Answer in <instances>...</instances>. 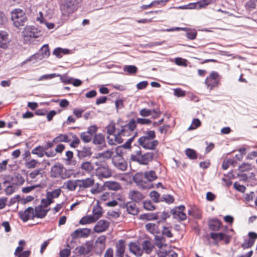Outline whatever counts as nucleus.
<instances>
[{
    "label": "nucleus",
    "instance_id": "obj_1",
    "mask_svg": "<svg viewBox=\"0 0 257 257\" xmlns=\"http://www.w3.org/2000/svg\"><path fill=\"white\" fill-rule=\"evenodd\" d=\"M144 135L141 137L138 143L142 148L149 150H155L159 145V142L156 138V133L154 131H144Z\"/></svg>",
    "mask_w": 257,
    "mask_h": 257
},
{
    "label": "nucleus",
    "instance_id": "obj_2",
    "mask_svg": "<svg viewBox=\"0 0 257 257\" xmlns=\"http://www.w3.org/2000/svg\"><path fill=\"white\" fill-rule=\"evenodd\" d=\"M154 155L155 154L153 152H147L143 154L140 148L139 150L131 154V160L140 165H146L154 160Z\"/></svg>",
    "mask_w": 257,
    "mask_h": 257
},
{
    "label": "nucleus",
    "instance_id": "obj_3",
    "mask_svg": "<svg viewBox=\"0 0 257 257\" xmlns=\"http://www.w3.org/2000/svg\"><path fill=\"white\" fill-rule=\"evenodd\" d=\"M82 0H61L60 9L63 15L68 16L75 12Z\"/></svg>",
    "mask_w": 257,
    "mask_h": 257
},
{
    "label": "nucleus",
    "instance_id": "obj_4",
    "mask_svg": "<svg viewBox=\"0 0 257 257\" xmlns=\"http://www.w3.org/2000/svg\"><path fill=\"white\" fill-rule=\"evenodd\" d=\"M11 19L17 28L24 26L27 20L25 12L20 9H16L12 12Z\"/></svg>",
    "mask_w": 257,
    "mask_h": 257
},
{
    "label": "nucleus",
    "instance_id": "obj_5",
    "mask_svg": "<svg viewBox=\"0 0 257 257\" xmlns=\"http://www.w3.org/2000/svg\"><path fill=\"white\" fill-rule=\"evenodd\" d=\"M51 177L54 178H60L64 180L70 177V175L67 173L66 169L64 168L62 164L57 163L53 165L51 169Z\"/></svg>",
    "mask_w": 257,
    "mask_h": 257
},
{
    "label": "nucleus",
    "instance_id": "obj_6",
    "mask_svg": "<svg viewBox=\"0 0 257 257\" xmlns=\"http://www.w3.org/2000/svg\"><path fill=\"white\" fill-rule=\"evenodd\" d=\"M144 174L143 173H137L133 177L134 181L142 189H148L151 188V185L145 180Z\"/></svg>",
    "mask_w": 257,
    "mask_h": 257
},
{
    "label": "nucleus",
    "instance_id": "obj_7",
    "mask_svg": "<svg viewBox=\"0 0 257 257\" xmlns=\"http://www.w3.org/2000/svg\"><path fill=\"white\" fill-rule=\"evenodd\" d=\"M117 156H115L112 158V163L118 169L121 171H125L127 167V163L119 154Z\"/></svg>",
    "mask_w": 257,
    "mask_h": 257
},
{
    "label": "nucleus",
    "instance_id": "obj_8",
    "mask_svg": "<svg viewBox=\"0 0 257 257\" xmlns=\"http://www.w3.org/2000/svg\"><path fill=\"white\" fill-rule=\"evenodd\" d=\"M185 208L184 205H180L172 209L171 210V213L174 215V218H178L180 220L183 221L187 218L186 214L184 213Z\"/></svg>",
    "mask_w": 257,
    "mask_h": 257
},
{
    "label": "nucleus",
    "instance_id": "obj_9",
    "mask_svg": "<svg viewBox=\"0 0 257 257\" xmlns=\"http://www.w3.org/2000/svg\"><path fill=\"white\" fill-rule=\"evenodd\" d=\"M25 37L37 38L39 36V32L35 26H27L22 32Z\"/></svg>",
    "mask_w": 257,
    "mask_h": 257
},
{
    "label": "nucleus",
    "instance_id": "obj_10",
    "mask_svg": "<svg viewBox=\"0 0 257 257\" xmlns=\"http://www.w3.org/2000/svg\"><path fill=\"white\" fill-rule=\"evenodd\" d=\"M248 238L244 240L241 244V247L245 249L251 247L257 238V233L254 232H249L248 234Z\"/></svg>",
    "mask_w": 257,
    "mask_h": 257
},
{
    "label": "nucleus",
    "instance_id": "obj_11",
    "mask_svg": "<svg viewBox=\"0 0 257 257\" xmlns=\"http://www.w3.org/2000/svg\"><path fill=\"white\" fill-rule=\"evenodd\" d=\"M96 174L100 178H107L111 176V173L106 165H101L97 168Z\"/></svg>",
    "mask_w": 257,
    "mask_h": 257
},
{
    "label": "nucleus",
    "instance_id": "obj_12",
    "mask_svg": "<svg viewBox=\"0 0 257 257\" xmlns=\"http://www.w3.org/2000/svg\"><path fill=\"white\" fill-rule=\"evenodd\" d=\"M91 230L87 228H78L71 234V237L76 239L79 237H87L90 233Z\"/></svg>",
    "mask_w": 257,
    "mask_h": 257
},
{
    "label": "nucleus",
    "instance_id": "obj_13",
    "mask_svg": "<svg viewBox=\"0 0 257 257\" xmlns=\"http://www.w3.org/2000/svg\"><path fill=\"white\" fill-rule=\"evenodd\" d=\"M34 213V209L32 207L27 208L24 211H20L19 215L21 219L24 221L26 222L29 219L33 218V215Z\"/></svg>",
    "mask_w": 257,
    "mask_h": 257
},
{
    "label": "nucleus",
    "instance_id": "obj_14",
    "mask_svg": "<svg viewBox=\"0 0 257 257\" xmlns=\"http://www.w3.org/2000/svg\"><path fill=\"white\" fill-rule=\"evenodd\" d=\"M109 225V222L105 220H99L94 227V231L100 233L105 231Z\"/></svg>",
    "mask_w": 257,
    "mask_h": 257
},
{
    "label": "nucleus",
    "instance_id": "obj_15",
    "mask_svg": "<svg viewBox=\"0 0 257 257\" xmlns=\"http://www.w3.org/2000/svg\"><path fill=\"white\" fill-rule=\"evenodd\" d=\"M48 211L49 209H45L42 205H39L36 207L34 210L33 218L35 217L43 218L46 216Z\"/></svg>",
    "mask_w": 257,
    "mask_h": 257
},
{
    "label": "nucleus",
    "instance_id": "obj_16",
    "mask_svg": "<svg viewBox=\"0 0 257 257\" xmlns=\"http://www.w3.org/2000/svg\"><path fill=\"white\" fill-rule=\"evenodd\" d=\"M213 2V0H200L196 3L190 4L188 6L189 9H199L206 7Z\"/></svg>",
    "mask_w": 257,
    "mask_h": 257
},
{
    "label": "nucleus",
    "instance_id": "obj_17",
    "mask_svg": "<svg viewBox=\"0 0 257 257\" xmlns=\"http://www.w3.org/2000/svg\"><path fill=\"white\" fill-rule=\"evenodd\" d=\"M77 156L80 159L89 157L92 155L91 148L86 146L77 149Z\"/></svg>",
    "mask_w": 257,
    "mask_h": 257
},
{
    "label": "nucleus",
    "instance_id": "obj_18",
    "mask_svg": "<svg viewBox=\"0 0 257 257\" xmlns=\"http://www.w3.org/2000/svg\"><path fill=\"white\" fill-rule=\"evenodd\" d=\"M93 143L99 145L101 149L106 147L104 136L101 134H96L93 139Z\"/></svg>",
    "mask_w": 257,
    "mask_h": 257
},
{
    "label": "nucleus",
    "instance_id": "obj_19",
    "mask_svg": "<svg viewBox=\"0 0 257 257\" xmlns=\"http://www.w3.org/2000/svg\"><path fill=\"white\" fill-rule=\"evenodd\" d=\"M127 128L125 125L121 126V129L118 131L117 134L114 135L115 140L117 143H121L123 142L122 139L121 138V136H125L127 135L128 133Z\"/></svg>",
    "mask_w": 257,
    "mask_h": 257
},
{
    "label": "nucleus",
    "instance_id": "obj_20",
    "mask_svg": "<svg viewBox=\"0 0 257 257\" xmlns=\"http://www.w3.org/2000/svg\"><path fill=\"white\" fill-rule=\"evenodd\" d=\"M128 197L134 202H139L144 198L143 195L136 190L131 191L129 192Z\"/></svg>",
    "mask_w": 257,
    "mask_h": 257
},
{
    "label": "nucleus",
    "instance_id": "obj_21",
    "mask_svg": "<svg viewBox=\"0 0 257 257\" xmlns=\"http://www.w3.org/2000/svg\"><path fill=\"white\" fill-rule=\"evenodd\" d=\"M115 255L117 257H123L125 250L124 241L120 240L116 245Z\"/></svg>",
    "mask_w": 257,
    "mask_h": 257
},
{
    "label": "nucleus",
    "instance_id": "obj_22",
    "mask_svg": "<svg viewBox=\"0 0 257 257\" xmlns=\"http://www.w3.org/2000/svg\"><path fill=\"white\" fill-rule=\"evenodd\" d=\"M126 210L129 214L135 215L139 212L138 208L137 207L135 202H128L125 204Z\"/></svg>",
    "mask_w": 257,
    "mask_h": 257
},
{
    "label": "nucleus",
    "instance_id": "obj_23",
    "mask_svg": "<svg viewBox=\"0 0 257 257\" xmlns=\"http://www.w3.org/2000/svg\"><path fill=\"white\" fill-rule=\"evenodd\" d=\"M129 249L131 252L138 256H141L143 253V250L137 243L130 242L129 244Z\"/></svg>",
    "mask_w": 257,
    "mask_h": 257
},
{
    "label": "nucleus",
    "instance_id": "obj_24",
    "mask_svg": "<svg viewBox=\"0 0 257 257\" xmlns=\"http://www.w3.org/2000/svg\"><path fill=\"white\" fill-rule=\"evenodd\" d=\"M8 35L5 31H0V48L6 49L9 42Z\"/></svg>",
    "mask_w": 257,
    "mask_h": 257
},
{
    "label": "nucleus",
    "instance_id": "obj_25",
    "mask_svg": "<svg viewBox=\"0 0 257 257\" xmlns=\"http://www.w3.org/2000/svg\"><path fill=\"white\" fill-rule=\"evenodd\" d=\"M79 187L81 188H88L93 185L94 180L91 178H88L85 179L78 180Z\"/></svg>",
    "mask_w": 257,
    "mask_h": 257
},
{
    "label": "nucleus",
    "instance_id": "obj_26",
    "mask_svg": "<svg viewBox=\"0 0 257 257\" xmlns=\"http://www.w3.org/2000/svg\"><path fill=\"white\" fill-rule=\"evenodd\" d=\"M78 180H68L64 183L66 188L70 191H74L77 186L79 187Z\"/></svg>",
    "mask_w": 257,
    "mask_h": 257
},
{
    "label": "nucleus",
    "instance_id": "obj_27",
    "mask_svg": "<svg viewBox=\"0 0 257 257\" xmlns=\"http://www.w3.org/2000/svg\"><path fill=\"white\" fill-rule=\"evenodd\" d=\"M97 221V218H94V215H87L83 217L79 221V223L82 225L92 223Z\"/></svg>",
    "mask_w": 257,
    "mask_h": 257
},
{
    "label": "nucleus",
    "instance_id": "obj_28",
    "mask_svg": "<svg viewBox=\"0 0 257 257\" xmlns=\"http://www.w3.org/2000/svg\"><path fill=\"white\" fill-rule=\"evenodd\" d=\"M139 218L142 220H157L159 218V217L157 213H148L140 215Z\"/></svg>",
    "mask_w": 257,
    "mask_h": 257
},
{
    "label": "nucleus",
    "instance_id": "obj_29",
    "mask_svg": "<svg viewBox=\"0 0 257 257\" xmlns=\"http://www.w3.org/2000/svg\"><path fill=\"white\" fill-rule=\"evenodd\" d=\"M154 247V245L149 240H145L142 244L143 251H144L147 254L150 253Z\"/></svg>",
    "mask_w": 257,
    "mask_h": 257
},
{
    "label": "nucleus",
    "instance_id": "obj_30",
    "mask_svg": "<svg viewBox=\"0 0 257 257\" xmlns=\"http://www.w3.org/2000/svg\"><path fill=\"white\" fill-rule=\"evenodd\" d=\"M70 53V50L68 49H62L58 47L54 49L53 54L57 57L60 58L62 57L63 55L68 54Z\"/></svg>",
    "mask_w": 257,
    "mask_h": 257
},
{
    "label": "nucleus",
    "instance_id": "obj_31",
    "mask_svg": "<svg viewBox=\"0 0 257 257\" xmlns=\"http://www.w3.org/2000/svg\"><path fill=\"white\" fill-rule=\"evenodd\" d=\"M105 186L110 190L117 191L121 188L120 184L114 181H107L105 183Z\"/></svg>",
    "mask_w": 257,
    "mask_h": 257
},
{
    "label": "nucleus",
    "instance_id": "obj_32",
    "mask_svg": "<svg viewBox=\"0 0 257 257\" xmlns=\"http://www.w3.org/2000/svg\"><path fill=\"white\" fill-rule=\"evenodd\" d=\"M221 223L218 220H212L209 222V229L213 231H218L221 227Z\"/></svg>",
    "mask_w": 257,
    "mask_h": 257
},
{
    "label": "nucleus",
    "instance_id": "obj_33",
    "mask_svg": "<svg viewBox=\"0 0 257 257\" xmlns=\"http://www.w3.org/2000/svg\"><path fill=\"white\" fill-rule=\"evenodd\" d=\"M144 176L145 178L149 182H151L157 178L156 172L153 170H150L145 172Z\"/></svg>",
    "mask_w": 257,
    "mask_h": 257
},
{
    "label": "nucleus",
    "instance_id": "obj_34",
    "mask_svg": "<svg viewBox=\"0 0 257 257\" xmlns=\"http://www.w3.org/2000/svg\"><path fill=\"white\" fill-rule=\"evenodd\" d=\"M146 229L152 234L157 233L158 231V226L155 223H149L145 225Z\"/></svg>",
    "mask_w": 257,
    "mask_h": 257
},
{
    "label": "nucleus",
    "instance_id": "obj_35",
    "mask_svg": "<svg viewBox=\"0 0 257 257\" xmlns=\"http://www.w3.org/2000/svg\"><path fill=\"white\" fill-rule=\"evenodd\" d=\"M12 181L13 185H21L24 182L25 179L24 178L19 174H17L14 177L12 178Z\"/></svg>",
    "mask_w": 257,
    "mask_h": 257
},
{
    "label": "nucleus",
    "instance_id": "obj_36",
    "mask_svg": "<svg viewBox=\"0 0 257 257\" xmlns=\"http://www.w3.org/2000/svg\"><path fill=\"white\" fill-rule=\"evenodd\" d=\"M61 190L60 189H55L51 192H48L47 193V198L49 200L53 201V199L57 198L61 194Z\"/></svg>",
    "mask_w": 257,
    "mask_h": 257
},
{
    "label": "nucleus",
    "instance_id": "obj_37",
    "mask_svg": "<svg viewBox=\"0 0 257 257\" xmlns=\"http://www.w3.org/2000/svg\"><path fill=\"white\" fill-rule=\"evenodd\" d=\"M155 240L156 245L160 249H161L163 246H167L166 244H164L165 238L163 236L156 235L155 237Z\"/></svg>",
    "mask_w": 257,
    "mask_h": 257
},
{
    "label": "nucleus",
    "instance_id": "obj_38",
    "mask_svg": "<svg viewBox=\"0 0 257 257\" xmlns=\"http://www.w3.org/2000/svg\"><path fill=\"white\" fill-rule=\"evenodd\" d=\"M31 153L37 155L39 157H42L44 155L45 150L43 146H39L34 148Z\"/></svg>",
    "mask_w": 257,
    "mask_h": 257
},
{
    "label": "nucleus",
    "instance_id": "obj_39",
    "mask_svg": "<svg viewBox=\"0 0 257 257\" xmlns=\"http://www.w3.org/2000/svg\"><path fill=\"white\" fill-rule=\"evenodd\" d=\"M123 70L124 72H127L128 74L133 75L137 72L138 68L135 65H124Z\"/></svg>",
    "mask_w": 257,
    "mask_h": 257
},
{
    "label": "nucleus",
    "instance_id": "obj_40",
    "mask_svg": "<svg viewBox=\"0 0 257 257\" xmlns=\"http://www.w3.org/2000/svg\"><path fill=\"white\" fill-rule=\"evenodd\" d=\"M81 168L87 172H91L94 169L93 165L90 162H85L81 164Z\"/></svg>",
    "mask_w": 257,
    "mask_h": 257
},
{
    "label": "nucleus",
    "instance_id": "obj_41",
    "mask_svg": "<svg viewBox=\"0 0 257 257\" xmlns=\"http://www.w3.org/2000/svg\"><path fill=\"white\" fill-rule=\"evenodd\" d=\"M93 215L94 216V218H97V220L102 216V208L99 206H94L93 210Z\"/></svg>",
    "mask_w": 257,
    "mask_h": 257
},
{
    "label": "nucleus",
    "instance_id": "obj_42",
    "mask_svg": "<svg viewBox=\"0 0 257 257\" xmlns=\"http://www.w3.org/2000/svg\"><path fill=\"white\" fill-rule=\"evenodd\" d=\"M205 83L208 87H210V89L218 85L219 81L218 80H213L206 78Z\"/></svg>",
    "mask_w": 257,
    "mask_h": 257
},
{
    "label": "nucleus",
    "instance_id": "obj_43",
    "mask_svg": "<svg viewBox=\"0 0 257 257\" xmlns=\"http://www.w3.org/2000/svg\"><path fill=\"white\" fill-rule=\"evenodd\" d=\"M38 164V162L35 159L26 160L25 166L28 169H33L37 166Z\"/></svg>",
    "mask_w": 257,
    "mask_h": 257
},
{
    "label": "nucleus",
    "instance_id": "obj_44",
    "mask_svg": "<svg viewBox=\"0 0 257 257\" xmlns=\"http://www.w3.org/2000/svg\"><path fill=\"white\" fill-rule=\"evenodd\" d=\"M80 137L82 141L85 143L90 142L92 138L91 135L86 132L81 133Z\"/></svg>",
    "mask_w": 257,
    "mask_h": 257
},
{
    "label": "nucleus",
    "instance_id": "obj_45",
    "mask_svg": "<svg viewBox=\"0 0 257 257\" xmlns=\"http://www.w3.org/2000/svg\"><path fill=\"white\" fill-rule=\"evenodd\" d=\"M71 141V140L66 135H60L57 137H56L53 139V142H63L65 143H68Z\"/></svg>",
    "mask_w": 257,
    "mask_h": 257
},
{
    "label": "nucleus",
    "instance_id": "obj_46",
    "mask_svg": "<svg viewBox=\"0 0 257 257\" xmlns=\"http://www.w3.org/2000/svg\"><path fill=\"white\" fill-rule=\"evenodd\" d=\"M136 123H137V120L136 121L134 118H133L124 125L129 131L133 132L137 127Z\"/></svg>",
    "mask_w": 257,
    "mask_h": 257
},
{
    "label": "nucleus",
    "instance_id": "obj_47",
    "mask_svg": "<svg viewBox=\"0 0 257 257\" xmlns=\"http://www.w3.org/2000/svg\"><path fill=\"white\" fill-rule=\"evenodd\" d=\"M186 155L190 159H195L197 158L196 152L191 149H187L185 151Z\"/></svg>",
    "mask_w": 257,
    "mask_h": 257
},
{
    "label": "nucleus",
    "instance_id": "obj_48",
    "mask_svg": "<svg viewBox=\"0 0 257 257\" xmlns=\"http://www.w3.org/2000/svg\"><path fill=\"white\" fill-rule=\"evenodd\" d=\"M225 234L222 232L219 233H210V237L213 240L219 239V240H222L224 239Z\"/></svg>",
    "mask_w": 257,
    "mask_h": 257
},
{
    "label": "nucleus",
    "instance_id": "obj_49",
    "mask_svg": "<svg viewBox=\"0 0 257 257\" xmlns=\"http://www.w3.org/2000/svg\"><path fill=\"white\" fill-rule=\"evenodd\" d=\"M41 54L42 55L43 57H48L50 55V51L48 45H44L40 50Z\"/></svg>",
    "mask_w": 257,
    "mask_h": 257
},
{
    "label": "nucleus",
    "instance_id": "obj_50",
    "mask_svg": "<svg viewBox=\"0 0 257 257\" xmlns=\"http://www.w3.org/2000/svg\"><path fill=\"white\" fill-rule=\"evenodd\" d=\"M150 196L154 202L158 203L160 201V194L156 191H152L150 193Z\"/></svg>",
    "mask_w": 257,
    "mask_h": 257
},
{
    "label": "nucleus",
    "instance_id": "obj_51",
    "mask_svg": "<svg viewBox=\"0 0 257 257\" xmlns=\"http://www.w3.org/2000/svg\"><path fill=\"white\" fill-rule=\"evenodd\" d=\"M201 121L198 118L193 119L192 124L188 128V130H194L201 125Z\"/></svg>",
    "mask_w": 257,
    "mask_h": 257
},
{
    "label": "nucleus",
    "instance_id": "obj_52",
    "mask_svg": "<svg viewBox=\"0 0 257 257\" xmlns=\"http://www.w3.org/2000/svg\"><path fill=\"white\" fill-rule=\"evenodd\" d=\"M73 140L71 143L70 144V146L72 148H76L78 146V145L80 143V140L77 137L76 135H73L72 136Z\"/></svg>",
    "mask_w": 257,
    "mask_h": 257
},
{
    "label": "nucleus",
    "instance_id": "obj_53",
    "mask_svg": "<svg viewBox=\"0 0 257 257\" xmlns=\"http://www.w3.org/2000/svg\"><path fill=\"white\" fill-rule=\"evenodd\" d=\"M113 153V152L111 150H106L99 154V156L100 157H102L105 159H109L112 157Z\"/></svg>",
    "mask_w": 257,
    "mask_h": 257
},
{
    "label": "nucleus",
    "instance_id": "obj_54",
    "mask_svg": "<svg viewBox=\"0 0 257 257\" xmlns=\"http://www.w3.org/2000/svg\"><path fill=\"white\" fill-rule=\"evenodd\" d=\"M144 207L145 209L150 211L154 210L155 209V206L153 204L151 200L144 201Z\"/></svg>",
    "mask_w": 257,
    "mask_h": 257
},
{
    "label": "nucleus",
    "instance_id": "obj_55",
    "mask_svg": "<svg viewBox=\"0 0 257 257\" xmlns=\"http://www.w3.org/2000/svg\"><path fill=\"white\" fill-rule=\"evenodd\" d=\"M115 124L113 122H111L106 127L107 133L109 135H114L113 133L115 131Z\"/></svg>",
    "mask_w": 257,
    "mask_h": 257
},
{
    "label": "nucleus",
    "instance_id": "obj_56",
    "mask_svg": "<svg viewBox=\"0 0 257 257\" xmlns=\"http://www.w3.org/2000/svg\"><path fill=\"white\" fill-rule=\"evenodd\" d=\"M161 201H165L167 203H172L174 202L173 197L170 195H165L160 198Z\"/></svg>",
    "mask_w": 257,
    "mask_h": 257
},
{
    "label": "nucleus",
    "instance_id": "obj_57",
    "mask_svg": "<svg viewBox=\"0 0 257 257\" xmlns=\"http://www.w3.org/2000/svg\"><path fill=\"white\" fill-rule=\"evenodd\" d=\"M139 114L143 117H148L152 114V109L143 108L140 110Z\"/></svg>",
    "mask_w": 257,
    "mask_h": 257
},
{
    "label": "nucleus",
    "instance_id": "obj_58",
    "mask_svg": "<svg viewBox=\"0 0 257 257\" xmlns=\"http://www.w3.org/2000/svg\"><path fill=\"white\" fill-rule=\"evenodd\" d=\"M175 63L178 66H187V60L180 57L176 58Z\"/></svg>",
    "mask_w": 257,
    "mask_h": 257
},
{
    "label": "nucleus",
    "instance_id": "obj_59",
    "mask_svg": "<svg viewBox=\"0 0 257 257\" xmlns=\"http://www.w3.org/2000/svg\"><path fill=\"white\" fill-rule=\"evenodd\" d=\"M59 74L56 75L55 73L53 74H45L41 76H40L39 79L38 81H42L43 80H48V79H52L56 76H59Z\"/></svg>",
    "mask_w": 257,
    "mask_h": 257
},
{
    "label": "nucleus",
    "instance_id": "obj_60",
    "mask_svg": "<svg viewBox=\"0 0 257 257\" xmlns=\"http://www.w3.org/2000/svg\"><path fill=\"white\" fill-rule=\"evenodd\" d=\"M75 253L78 255H86L85 250V247H84V245L82 244L80 246H77L75 250Z\"/></svg>",
    "mask_w": 257,
    "mask_h": 257
},
{
    "label": "nucleus",
    "instance_id": "obj_61",
    "mask_svg": "<svg viewBox=\"0 0 257 257\" xmlns=\"http://www.w3.org/2000/svg\"><path fill=\"white\" fill-rule=\"evenodd\" d=\"M86 255L89 254L92 249L93 245L90 241H86L84 244Z\"/></svg>",
    "mask_w": 257,
    "mask_h": 257
},
{
    "label": "nucleus",
    "instance_id": "obj_62",
    "mask_svg": "<svg viewBox=\"0 0 257 257\" xmlns=\"http://www.w3.org/2000/svg\"><path fill=\"white\" fill-rule=\"evenodd\" d=\"M233 186L236 190L242 193L244 192L246 190V187L244 186L240 185L236 182L234 183Z\"/></svg>",
    "mask_w": 257,
    "mask_h": 257
},
{
    "label": "nucleus",
    "instance_id": "obj_63",
    "mask_svg": "<svg viewBox=\"0 0 257 257\" xmlns=\"http://www.w3.org/2000/svg\"><path fill=\"white\" fill-rule=\"evenodd\" d=\"M197 32L195 31H191L186 33V36L190 40H194L196 38Z\"/></svg>",
    "mask_w": 257,
    "mask_h": 257
},
{
    "label": "nucleus",
    "instance_id": "obj_64",
    "mask_svg": "<svg viewBox=\"0 0 257 257\" xmlns=\"http://www.w3.org/2000/svg\"><path fill=\"white\" fill-rule=\"evenodd\" d=\"M70 254V250L68 248H64L60 251V257H68Z\"/></svg>",
    "mask_w": 257,
    "mask_h": 257
}]
</instances>
